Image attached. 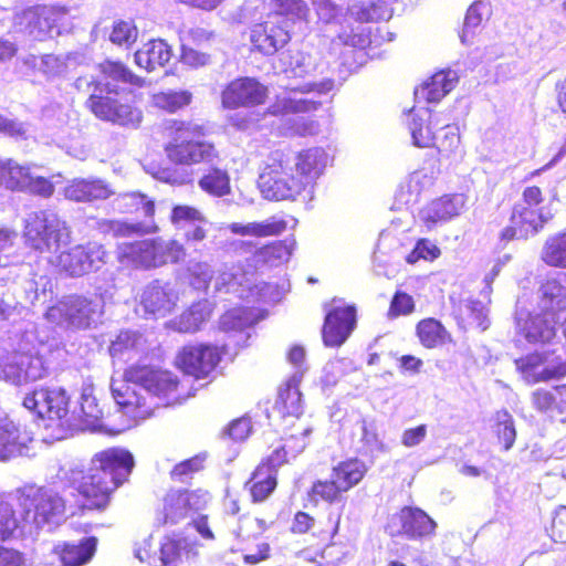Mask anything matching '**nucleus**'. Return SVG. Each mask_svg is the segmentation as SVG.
Listing matches in <instances>:
<instances>
[{
  "mask_svg": "<svg viewBox=\"0 0 566 566\" xmlns=\"http://www.w3.org/2000/svg\"><path fill=\"white\" fill-rule=\"evenodd\" d=\"M167 159L176 166L213 164L220 158L214 143L206 139V128L182 119H170L159 132Z\"/></svg>",
  "mask_w": 566,
  "mask_h": 566,
  "instance_id": "1",
  "label": "nucleus"
},
{
  "mask_svg": "<svg viewBox=\"0 0 566 566\" xmlns=\"http://www.w3.org/2000/svg\"><path fill=\"white\" fill-rule=\"evenodd\" d=\"M123 379L140 386L166 406L180 405L196 395L195 386L175 371L149 364L135 363L127 366Z\"/></svg>",
  "mask_w": 566,
  "mask_h": 566,
  "instance_id": "2",
  "label": "nucleus"
},
{
  "mask_svg": "<svg viewBox=\"0 0 566 566\" xmlns=\"http://www.w3.org/2000/svg\"><path fill=\"white\" fill-rule=\"evenodd\" d=\"M256 185L263 199L273 202L295 201L305 193L294 175L289 148H275L268 154Z\"/></svg>",
  "mask_w": 566,
  "mask_h": 566,
  "instance_id": "3",
  "label": "nucleus"
},
{
  "mask_svg": "<svg viewBox=\"0 0 566 566\" xmlns=\"http://www.w3.org/2000/svg\"><path fill=\"white\" fill-rule=\"evenodd\" d=\"M88 85L93 92L85 106L95 117L120 126H137L142 122V111L133 103L118 98V88H111L99 80H92Z\"/></svg>",
  "mask_w": 566,
  "mask_h": 566,
  "instance_id": "4",
  "label": "nucleus"
},
{
  "mask_svg": "<svg viewBox=\"0 0 566 566\" xmlns=\"http://www.w3.org/2000/svg\"><path fill=\"white\" fill-rule=\"evenodd\" d=\"M209 501L210 493L202 489L170 490L163 497L161 509L156 513V522L159 526L176 525L205 510Z\"/></svg>",
  "mask_w": 566,
  "mask_h": 566,
  "instance_id": "5",
  "label": "nucleus"
},
{
  "mask_svg": "<svg viewBox=\"0 0 566 566\" xmlns=\"http://www.w3.org/2000/svg\"><path fill=\"white\" fill-rule=\"evenodd\" d=\"M226 355V347L210 343L187 344L176 354L175 366L196 380L210 377Z\"/></svg>",
  "mask_w": 566,
  "mask_h": 566,
  "instance_id": "6",
  "label": "nucleus"
},
{
  "mask_svg": "<svg viewBox=\"0 0 566 566\" xmlns=\"http://www.w3.org/2000/svg\"><path fill=\"white\" fill-rule=\"evenodd\" d=\"M24 237L31 248H60L70 242L71 231L56 213L40 210L28 218Z\"/></svg>",
  "mask_w": 566,
  "mask_h": 566,
  "instance_id": "7",
  "label": "nucleus"
},
{
  "mask_svg": "<svg viewBox=\"0 0 566 566\" xmlns=\"http://www.w3.org/2000/svg\"><path fill=\"white\" fill-rule=\"evenodd\" d=\"M24 523L41 527L60 517L65 510L62 497L41 489L30 488L14 494Z\"/></svg>",
  "mask_w": 566,
  "mask_h": 566,
  "instance_id": "8",
  "label": "nucleus"
},
{
  "mask_svg": "<svg viewBox=\"0 0 566 566\" xmlns=\"http://www.w3.org/2000/svg\"><path fill=\"white\" fill-rule=\"evenodd\" d=\"M437 522L422 509L405 505L386 522L385 532L390 537L422 541L436 535Z\"/></svg>",
  "mask_w": 566,
  "mask_h": 566,
  "instance_id": "9",
  "label": "nucleus"
},
{
  "mask_svg": "<svg viewBox=\"0 0 566 566\" xmlns=\"http://www.w3.org/2000/svg\"><path fill=\"white\" fill-rule=\"evenodd\" d=\"M134 467L135 459L130 451L112 447L94 453L88 468L117 490L129 481Z\"/></svg>",
  "mask_w": 566,
  "mask_h": 566,
  "instance_id": "10",
  "label": "nucleus"
},
{
  "mask_svg": "<svg viewBox=\"0 0 566 566\" xmlns=\"http://www.w3.org/2000/svg\"><path fill=\"white\" fill-rule=\"evenodd\" d=\"M22 405L41 419L57 421L61 426L67 422L70 397L61 387L35 388L24 396Z\"/></svg>",
  "mask_w": 566,
  "mask_h": 566,
  "instance_id": "11",
  "label": "nucleus"
},
{
  "mask_svg": "<svg viewBox=\"0 0 566 566\" xmlns=\"http://www.w3.org/2000/svg\"><path fill=\"white\" fill-rule=\"evenodd\" d=\"M269 87L253 76H239L221 91V105L226 109L253 108L265 104Z\"/></svg>",
  "mask_w": 566,
  "mask_h": 566,
  "instance_id": "12",
  "label": "nucleus"
},
{
  "mask_svg": "<svg viewBox=\"0 0 566 566\" xmlns=\"http://www.w3.org/2000/svg\"><path fill=\"white\" fill-rule=\"evenodd\" d=\"M73 489L76 495L81 497L78 509L84 511L102 512L106 510L112 501L116 489L107 483L90 468L80 471V476L73 480Z\"/></svg>",
  "mask_w": 566,
  "mask_h": 566,
  "instance_id": "13",
  "label": "nucleus"
},
{
  "mask_svg": "<svg viewBox=\"0 0 566 566\" xmlns=\"http://www.w3.org/2000/svg\"><path fill=\"white\" fill-rule=\"evenodd\" d=\"M562 355L554 350L533 352L514 360L516 369L530 382L549 381L566 376Z\"/></svg>",
  "mask_w": 566,
  "mask_h": 566,
  "instance_id": "14",
  "label": "nucleus"
},
{
  "mask_svg": "<svg viewBox=\"0 0 566 566\" xmlns=\"http://www.w3.org/2000/svg\"><path fill=\"white\" fill-rule=\"evenodd\" d=\"M357 325L355 305L334 306L329 308L322 326V339L326 347H340Z\"/></svg>",
  "mask_w": 566,
  "mask_h": 566,
  "instance_id": "15",
  "label": "nucleus"
},
{
  "mask_svg": "<svg viewBox=\"0 0 566 566\" xmlns=\"http://www.w3.org/2000/svg\"><path fill=\"white\" fill-rule=\"evenodd\" d=\"M64 14L65 11L59 8L35 6L23 10L21 20L30 35L38 41H45L60 34Z\"/></svg>",
  "mask_w": 566,
  "mask_h": 566,
  "instance_id": "16",
  "label": "nucleus"
},
{
  "mask_svg": "<svg viewBox=\"0 0 566 566\" xmlns=\"http://www.w3.org/2000/svg\"><path fill=\"white\" fill-rule=\"evenodd\" d=\"M3 378L15 385L42 379L46 369L41 357L30 353H14L0 366Z\"/></svg>",
  "mask_w": 566,
  "mask_h": 566,
  "instance_id": "17",
  "label": "nucleus"
},
{
  "mask_svg": "<svg viewBox=\"0 0 566 566\" xmlns=\"http://www.w3.org/2000/svg\"><path fill=\"white\" fill-rule=\"evenodd\" d=\"M544 200L539 187L528 186L522 192V203L515 205L512 213L521 219L522 224H527L530 231L538 232L553 218V214L542 207Z\"/></svg>",
  "mask_w": 566,
  "mask_h": 566,
  "instance_id": "18",
  "label": "nucleus"
},
{
  "mask_svg": "<svg viewBox=\"0 0 566 566\" xmlns=\"http://www.w3.org/2000/svg\"><path fill=\"white\" fill-rule=\"evenodd\" d=\"M292 166L296 179L304 192L311 191L326 166L325 151L322 148L302 149L293 157Z\"/></svg>",
  "mask_w": 566,
  "mask_h": 566,
  "instance_id": "19",
  "label": "nucleus"
},
{
  "mask_svg": "<svg viewBox=\"0 0 566 566\" xmlns=\"http://www.w3.org/2000/svg\"><path fill=\"white\" fill-rule=\"evenodd\" d=\"M464 206V195L446 193L431 200L420 210V220L428 230H431L438 223L449 221L459 216Z\"/></svg>",
  "mask_w": 566,
  "mask_h": 566,
  "instance_id": "20",
  "label": "nucleus"
},
{
  "mask_svg": "<svg viewBox=\"0 0 566 566\" xmlns=\"http://www.w3.org/2000/svg\"><path fill=\"white\" fill-rule=\"evenodd\" d=\"M291 40L283 22L262 21L253 25L250 41L264 55H273Z\"/></svg>",
  "mask_w": 566,
  "mask_h": 566,
  "instance_id": "21",
  "label": "nucleus"
},
{
  "mask_svg": "<svg viewBox=\"0 0 566 566\" xmlns=\"http://www.w3.org/2000/svg\"><path fill=\"white\" fill-rule=\"evenodd\" d=\"M376 6L369 4L368 7L360 8L355 14H352L346 27L337 35L339 42L345 46H350L357 50H364L371 43V31L369 28L364 27L363 23L371 22L375 17Z\"/></svg>",
  "mask_w": 566,
  "mask_h": 566,
  "instance_id": "22",
  "label": "nucleus"
},
{
  "mask_svg": "<svg viewBox=\"0 0 566 566\" xmlns=\"http://www.w3.org/2000/svg\"><path fill=\"white\" fill-rule=\"evenodd\" d=\"M524 338L534 345L548 344L556 337L555 317L546 313H527L517 321Z\"/></svg>",
  "mask_w": 566,
  "mask_h": 566,
  "instance_id": "23",
  "label": "nucleus"
},
{
  "mask_svg": "<svg viewBox=\"0 0 566 566\" xmlns=\"http://www.w3.org/2000/svg\"><path fill=\"white\" fill-rule=\"evenodd\" d=\"M413 144L421 148L434 147L440 154L449 155L458 148L460 135L450 125H444L434 132L432 123H429L426 126V134H421L420 128L413 130Z\"/></svg>",
  "mask_w": 566,
  "mask_h": 566,
  "instance_id": "24",
  "label": "nucleus"
},
{
  "mask_svg": "<svg viewBox=\"0 0 566 566\" xmlns=\"http://www.w3.org/2000/svg\"><path fill=\"white\" fill-rule=\"evenodd\" d=\"M96 230L104 238L129 239L155 234L159 227L155 221L127 222L118 219H102L96 223Z\"/></svg>",
  "mask_w": 566,
  "mask_h": 566,
  "instance_id": "25",
  "label": "nucleus"
},
{
  "mask_svg": "<svg viewBox=\"0 0 566 566\" xmlns=\"http://www.w3.org/2000/svg\"><path fill=\"white\" fill-rule=\"evenodd\" d=\"M340 525V516H333L332 514L326 517L313 520V525L310 526L308 535L310 538L315 543L316 546L322 547L321 558H325L326 549L332 546L334 537L338 534ZM340 557H335L329 560H319L317 566H338Z\"/></svg>",
  "mask_w": 566,
  "mask_h": 566,
  "instance_id": "26",
  "label": "nucleus"
},
{
  "mask_svg": "<svg viewBox=\"0 0 566 566\" xmlns=\"http://www.w3.org/2000/svg\"><path fill=\"white\" fill-rule=\"evenodd\" d=\"M99 250H62L57 256V265L71 276H82L98 268L102 261Z\"/></svg>",
  "mask_w": 566,
  "mask_h": 566,
  "instance_id": "27",
  "label": "nucleus"
},
{
  "mask_svg": "<svg viewBox=\"0 0 566 566\" xmlns=\"http://www.w3.org/2000/svg\"><path fill=\"white\" fill-rule=\"evenodd\" d=\"M178 298V293L172 289L154 284L146 287L140 303L145 313L165 317L175 310Z\"/></svg>",
  "mask_w": 566,
  "mask_h": 566,
  "instance_id": "28",
  "label": "nucleus"
},
{
  "mask_svg": "<svg viewBox=\"0 0 566 566\" xmlns=\"http://www.w3.org/2000/svg\"><path fill=\"white\" fill-rule=\"evenodd\" d=\"M415 335L426 349H437L453 344L452 334L444 324L436 317H423L415 325Z\"/></svg>",
  "mask_w": 566,
  "mask_h": 566,
  "instance_id": "29",
  "label": "nucleus"
},
{
  "mask_svg": "<svg viewBox=\"0 0 566 566\" xmlns=\"http://www.w3.org/2000/svg\"><path fill=\"white\" fill-rule=\"evenodd\" d=\"M227 229L233 235L262 239L282 234L287 229V221L273 216L262 221L232 222Z\"/></svg>",
  "mask_w": 566,
  "mask_h": 566,
  "instance_id": "30",
  "label": "nucleus"
},
{
  "mask_svg": "<svg viewBox=\"0 0 566 566\" xmlns=\"http://www.w3.org/2000/svg\"><path fill=\"white\" fill-rule=\"evenodd\" d=\"M112 193L109 186L101 179H73L64 188L65 198L75 202L105 200Z\"/></svg>",
  "mask_w": 566,
  "mask_h": 566,
  "instance_id": "31",
  "label": "nucleus"
},
{
  "mask_svg": "<svg viewBox=\"0 0 566 566\" xmlns=\"http://www.w3.org/2000/svg\"><path fill=\"white\" fill-rule=\"evenodd\" d=\"M367 473V464L356 457H350L334 464L331 468L329 475L335 480L343 492L347 493L360 484Z\"/></svg>",
  "mask_w": 566,
  "mask_h": 566,
  "instance_id": "32",
  "label": "nucleus"
},
{
  "mask_svg": "<svg viewBox=\"0 0 566 566\" xmlns=\"http://www.w3.org/2000/svg\"><path fill=\"white\" fill-rule=\"evenodd\" d=\"M171 56V48L161 39L149 40L134 53L136 65L147 72L165 66Z\"/></svg>",
  "mask_w": 566,
  "mask_h": 566,
  "instance_id": "33",
  "label": "nucleus"
},
{
  "mask_svg": "<svg viewBox=\"0 0 566 566\" xmlns=\"http://www.w3.org/2000/svg\"><path fill=\"white\" fill-rule=\"evenodd\" d=\"M279 485V475L255 465L249 479L244 482V490L249 493L253 504H260L269 500Z\"/></svg>",
  "mask_w": 566,
  "mask_h": 566,
  "instance_id": "34",
  "label": "nucleus"
},
{
  "mask_svg": "<svg viewBox=\"0 0 566 566\" xmlns=\"http://www.w3.org/2000/svg\"><path fill=\"white\" fill-rule=\"evenodd\" d=\"M301 378L292 376L279 388L274 410L282 417L300 418L303 413Z\"/></svg>",
  "mask_w": 566,
  "mask_h": 566,
  "instance_id": "35",
  "label": "nucleus"
},
{
  "mask_svg": "<svg viewBox=\"0 0 566 566\" xmlns=\"http://www.w3.org/2000/svg\"><path fill=\"white\" fill-rule=\"evenodd\" d=\"M457 82L458 77L454 72L450 70L438 71L415 91V96L427 103L440 102L454 88Z\"/></svg>",
  "mask_w": 566,
  "mask_h": 566,
  "instance_id": "36",
  "label": "nucleus"
},
{
  "mask_svg": "<svg viewBox=\"0 0 566 566\" xmlns=\"http://www.w3.org/2000/svg\"><path fill=\"white\" fill-rule=\"evenodd\" d=\"M161 566H193L198 553L186 541L166 537L159 547Z\"/></svg>",
  "mask_w": 566,
  "mask_h": 566,
  "instance_id": "37",
  "label": "nucleus"
},
{
  "mask_svg": "<svg viewBox=\"0 0 566 566\" xmlns=\"http://www.w3.org/2000/svg\"><path fill=\"white\" fill-rule=\"evenodd\" d=\"M97 539L85 537L80 543H63L55 547L62 566H83L92 559L96 552Z\"/></svg>",
  "mask_w": 566,
  "mask_h": 566,
  "instance_id": "38",
  "label": "nucleus"
},
{
  "mask_svg": "<svg viewBox=\"0 0 566 566\" xmlns=\"http://www.w3.org/2000/svg\"><path fill=\"white\" fill-rule=\"evenodd\" d=\"M24 448L19 424L7 415L0 416V461L20 455Z\"/></svg>",
  "mask_w": 566,
  "mask_h": 566,
  "instance_id": "39",
  "label": "nucleus"
},
{
  "mask_svg": "<svg viewBox=\"0 0 566 566\" xmlns=\"http://www.w3.org/2000/svg\"><path fill=\"white\" fill-rule=\"evenodd\" d=\"M307 432L308 430L303 428L298 437L294 434L286 437V443L284 446L274 449L271 454L261 459L256 465L263 467V469L279 475V469L287 462L286 448L294 453L302 452L307 444Z\"/></svg>",
  "mask_w": 566,
  "mask_h": 566,
  "instance_id": "40",
  "label": "nucleus"
},
{
  "mask_svg": "<svg viewBox=\"0 0 566 566\" xmlns=\"http://www.w3.org/2000/svg\"><path fill=\"white\" fill-rule=\"evenodd\" d=\"M490 429L501 450L509 451L513 448L517 432L514 418L506 409L496 410L492 415Z\"/></svg>",
  "mask_w": 566,
  "mask_h": 566,
  "instance_id": "41",
  "label": "nucleus"
},
{
  "mask_svg": "<svg viewBox=\"0 0 566 566\" xmlns=\"http://www.w3.org/2000/svg\"><path fill=\"white\" fill-rule=\"evenodd\" d=\"M268 17H281L285 22H307L310 8L305 0H266Z\"/></svg>",
  "mask_w": 566,
  "mask_h": 566,
  "instance_id": "42",
  "label": "nucleus"
},
{
  "mask_svg": "<svg viewBox=\"0 0 566 566\" xmlns=\"http://www.w3.org/2000/svg\"><path fill=\"white\" fill-rule=\"evenodd\" d=\"M344 494L343 490L329 475L326 479L314 480L306 492V497L314 506H317L319 503L333 505L340 502Z\"/></svg>",
  "mask_w": 566,
  "mask_h": 566,
  "instance_id": "43",
  "label": "nucleus"
},
{
  "mask_svg": "<svg viewBox=\"0 0 566 566\" xmlns=\"http://www.w3.org/2000/svg\"><path fill=\"white\" fill-rule=\"evenodd\" d=\"M114 398L120 410L133 419H147L154 415L155 407L134 390L115 391Z\"/></svg>",
  "mask_w": 566,
  "mask_h": 566,
  "instance_id": "44",
  "label": "nucleus"
},
{
  "mask_svg": "<svg viewBox=\"0 0 566 566\" xmlns=\"http://www.w3.org/2000/svg\"><path fill=\"white\" fill-rule=\"evenodd\" d=\"M24 523L14 495L0 497V542H6Z\"/></svg>",
  "mask_w": 566,
  "mask_h": 566,
  "instance_id": "45",
  "label": "nucleus"
},
{
  "mask_svg": "<svg viewBox=\"0 0 566 566\" xmlns=\"http://www.w3.org/2000/svg\"><path fill=\"white\" fill-rule=\"evenodd\" d=\"M198 185L203 192L212 197H223L231 192L229 172L218 166L209 167L199 178Z\"/></svg>",
  "mask_w": 566,
  "mask_h": 566,
  "instance_id": "46",
  "label": "nucleus"
},
{
  "mask_svg": "<svg viewBox=\"0 0 566 566\" xmlns=\"http://www.w3.org/2000/svg\"><path fill=\"white\" fill-rule=\"evenodd\" d=\"M118 211L126 216H144L155 221L156 205L153 199L140 192H130L123 195L118 200Z\"/></svg>",
  "mask_w": 566,
  "mask_h": 566,
  "instance_id": "47",
  "label": "nucleus"
},
{
  "mask_svg": "<svg viewBox=\"0 0 566 566\" xmlns=\"http://www.w3.org/2000/svg\"><path fill=\"white\" fill-rule=\"evenodd\" d=\"M97 69L105 80L126 83L135 87H143L146 84L145 78L136 75L122 61L106 59L98 63Z\"/></svg>",
  "mask_w": 566,
  "mask_h": 566,
  "instance_id": "48",
  "label": "nucleus"
},
{
  "mask_svg": "<svg viewBox=\"0 0 566 566\" xmlns=\"http://www.w3.org/2000/svg\"><path fill=\"white\" fill-rule=\"evenodd\" d=\"M192 93L188 90L161 91L153 94V106L169 114L177 113L192 103Z\"/></svg>",
  "mask_w": 566,
  "mask_h": 566,
  "instance_id": "49",
  "label": "nucleus"
},
{
  "mask_svg": "<svg viewBox=\"0 0 566 566\" xmlns=\"http://www.w3.org/2000/svg\"><path fill=\"white\" fill-rule=\"evenodd\" d=\"M455 318L462 328L476 327L484 331L488 327L485 306L476 300H469L460 305Z\"/></svg>",
  "mask_w": 566,
  "mask_h": 566,
  "instance_id": "50",
  "label": "nucleus"
},
{
  "mask_svg": "<svg viewBox=\"0 0 566 566\" xmlns=\"http://www.w3.org/2000/svg\"><path fill=\"white\" fill-rule=\"evenodd\" d=\"M29 175L28 167L21 166L11 159L0 163V187L23 192Z\"/></svg>",
  "mask_w": 566,
  "mask_h": 566,
  "instance_id": "51",
  "label": "nucleus"
},
{
  "mask_svg": "<svg viewBox=\"0 0 566 566\" xmlns=\"http://www.w3.org/2000/svg\"><path fill=\"white\" fill-rule=\"evenodd\" d=\"M321 106V101L284 96L276 97L275 102L270 106V113L275 116L311 113L317 111Z\"/></svg>",
  "mask_w": 566,
  "mask_h": 566,
  "instance_id": "52",
  "label": "nucleus"
},
{
  "mask_svg": "<svg viewBox=\"0 0 566 566\" xmlns=\"http://www.w3.org/2000/svg\"><path fill=\"white\" fill-rule=\"evenodd\" d=\"M207 317V305L196 302L175 318L174 326L180 333H195L200 329Z\"/></svg>",
  "mask_w": 566,
  "mask_h": 566,
  "instance_id": "53",
  "label": "nucleus"
},
{
  "mask_svg": "<svg viewBox=\"0 0 566 566\" xmlns=\"http://www.w3.org/2000/svg\"><path fill=\"white\" fill-rule=\"evenodd\" d=\"M541 291V303L544 313L555 316L557 312L566 310V295L558 282L546 281L542 285Z\"/></svg>",
  "mask_w": 566,
  "mask_h": 566,
  "instance_id": "54",
  "label": "nucleus"
},
{
  "mask_svg": "<svg viewBox=\"0 0 566 566\" xmlns=\"http://www.w3.org/2000/svg\"><path fill=\"white\" fill-rule=\"evenodd\" d=\"M92 388H84L80 399V418L82 422L90 428L99 426L103 419V410L97 399L92 395Z\"/></svg>",
  "mask_w": 566,
  "mask_h": 566,
  "instance_id": "55",
  "label": "nucleus"
},
{
  "mask_svg": "<svg viewBox=\"0 0 566 566\" xmlns=\"http://www.w3.org/2000/svg\"><path fill=\"white\" fill-rule=\"evenodd\" d=\"M164 250H130L129 253H124L120 260L127 259L130 268L150 269L163 265L166 262Z\"/></svg>",
  "mask_w": 566,
  "mask_h": 566,
  "instance_id": "56",
  "label": "nucleus"
},
{
  "mask_svg": "<svg viewBox=\"0 0 566 566\" xmlns=\"http://www.w3.org/2000/svg\"><path fill=\"white\" fill-rule=\"evenodd\" d=\"M272 524L273 522L268 521L264 517L252 518L249 514H242L238 518L235 536L240 541H249L262 535L271 527Z\"/></svg>",
  "mask_w": 566,
  "mask_h": 566,
  "instance_id": "57",
  "label": "nucleus"
},
{
  "mask_svg": "<svg viewBox=\"0 0 566 566\" xmlns=\"http://www.w3.org/2000/svg\"><path fill=\"white\" fill-rule=\"evenodd\" d=\"M138 39V28L133 20H117L109 32V41L125 49L130 48Z\"/></svg>",
  "mask_w": 566,
  "mask_h": 566,
  "instance_id": "58",
  "label": "nucleus"
},
{
  "mask_svg": "<svg viewBox=\"0 0 566 566\" xmlns=\"http://www.w3.org/2000/svg\"><path fill=\"white\" fill-rule=\"evenodd\" d=\"M207 454L205 452L185 459L172 467L169 476L175 482H184L205 469Z\"/></svg>",
  "mask_w": 566,
  "mask_h": 566,
  "instance_id": "59",
  "label": "nucleus"
},
{
  "mask_svg": "<svg viewBox=\"0 0 566 566\" xmlns=\"http://www.w3.org/2000/svg\"><path fill=\"white\" fill-rule=\"evenodd\" d=\"M169 219L177 230H182L195 222L207 223L203 213L188 205L174 206Z\"/></svg>",
  "mask_w": 566,
  "mask_h": 566,
  "instance_id": "60",
  "label": "nucleus"
},
{
  "mask_svg": "<svg viewBox=\"0 0 566 566\" xmlns=\"http://www.w3.org/2000/svg\"><path fill=\"white\" fill-rule=\"evenodd\" d=\"M415 311L416 302L413 297L405 291L397 290L390 301L387 315L389 318H397L411 315Z\"/></svg>",
  "mask_w": 566,
  "mask_h": 566,
  "instance_id": "61",
  "label": "nucleus"
},
{
  "mask_svg": "<svg viewBox=\"0 0 566 566\" xmlns=\"http://www.w3.org/2000/svg\"><path fill=\"white\" fill-rule=\"evenodd\" d=\"M55 186L50 178L43 176L33 177L31 174L29 175V180L23 190V192L41 198H50L53 196Z\"/></svg>",
  "mask_w": 566,
  "mask_h": 566,
  "instance_id": "62",
  "label": "nucleus"
},
{
  "mask_svg": "<svg viewBox=\"0 0 566 566\" xmlns=\"http://www.w3.org/2000/svg\"><path fill=\"white\" fill-rule=\"evenodd\" d=\"M562 387H554L553 389H538L532 395V402L534 407L543 412L551 411L557 406L556 394H560Z\"/></svg>",
  "mask_w": 566,
  "mask_h": 566,
  "instance_id": "63",
  "label": "nucleus"
},
{
  "mask_svg": "<svg viewBox=\"0 0 566 566\" xmlns=\"http://www.w3.org/2000/svg\"><path fill=\"white\" fill-rule=\"evenodd\" d=\"M510 221L511 224L505 227L501 232V239L505 242L527 239L537 233L536 231H530L527 224H522L520 222L521 219L517 218L514 213H512Z\"/></svg>",
  "mask_w": 566,
  "mask_h": 566,
  "instance_id": "64",
  "label": "nucleus"
}]
</instances>
